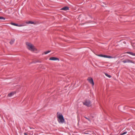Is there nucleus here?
Returning a JSON list of instances; mask_svg holds the SVG:
<instances>
[{
	"label": "nucleus",
	"mask_w": 135,
	"mask_h": 135,
	"mask_svg": "<svg viewBox=\"0 0 135 135\" xmlns=\"http://www.w3.org/2000/svg\"><path fill=\"white\" fill-rule=\"evenodd\" d=\"M5 18L3 17H0V20L3 19L4 20H5Z\"/></svg>",
	"instance_id": "a211bd4d"
},
{
	"label": "nucleus",
	"mask_w": 135,
	"mask_h": 135,
	"mask_svg": "<svg viewBox=\"0 0 135 135\" xmlns=\"http://www.w3.org/2000/svg\"><path fill=\"white\" fill-rule=\"evenodd\" d=\"M26 23L27 24H33L34 23L33 22L30 21L26 22Z\"/></svg>",
	"instance_id": "1a4fd4ad"
},
{
	"label": "nucleus",
	"mask_w": 135,
	"mask_h": 135,
	"mask_svg": "<svg viewBox=\"0 0 135 135\" xmlns=\"http://www.w3.org/2000/svg\"><path fill=\"white\" fill-rule=\"evenodd\" d=\"M26 26V25L25 23H23L20 25H18L17 26L18 27H22Z\"/></svg>",
	"instance_id": "f8f14e48"
},
{
	"label": "nucleus",
	"mask_w": 135,
	"mask_h": 135,
	"mask_svg": "<svg viewBox=\"0 0 135 135\" xmlns=\"http://www.w3.org/2000/svg\"><path fill=\"white\" fill-rule=\"evenodd\" d=\"M114 57L110 56H107V58H113Z\"/></svg>",
	"instance_id": "dca6fc26"
},
{
	"label": "nucleus",
	"mask_w": 135,
	"mask_h": 135,
	"mask_svg": "<svg viewBox=\"0 0 135 135\" xmlns=\"http://www.w3.org/2000/svg\"><path fill=\"white\" fill-rule=\"evenodd\" d=\"M103 57L105 58H107V55H104Z\"/></svg>",
	"instance_id": "412c9836"
},
{
	"label": "nucleus",
	"mask_w": 135,
	"mask_h": 135,
	"mask_svg": "<svg viewBox=\"0 0 135 135\" xmlns=\"http://www.w3.org/2000/svg\"><path fill=\"white\" fill-rule=\"evenodd\" d=\"M83 104L84 105L87 107H89L91 105V103L89 100H86L83 102Z\"/></svg>",
	"instance_id": "7ed1b4c3"
},
{
	"label": "nucleus",
	"mask_w": 135,
	"mask_h": 135,
	"mask_svg": "<svg viewBox=\"0 0 135 135\" xmlns=\"http://www.w3.org/2000/svg\"><path fill=\"white\" fill-rule=\"evenodd\" d=\"M127 53L133 56H135V53H133L132 52H128Z\"/></svg>",
	"instance_id": "9d476101"
},
{
	"label": "nucleus",
	"mask_w": 135,
	"mask_h": 135,
	"mask_svg": "<svg viewBox=\"0 0 135 135\" xmlns=\"http://www.w3.org/2000/svg\"><path fill=\"white\" fill-rule=\"evenodd\" d=\"M24 135H28V134L26 133H24Z\"/></svg>",
	"instance_id": "4be33fe9"
},
{
	"label": "nucleus",
	"mask_w": 135,
	"mask_h": 135,
	"mask_svg": "<svg viewBox=\"0 0 135 135\" xmlns=\"http://www.w3.org/2000/svg\"><path fill=\"white\" fill-rule=\"evenodd\" d=\"M50 51H46L44 52V53L45 54H46L50 52Z\"/></svg>",
	"instance_id": "2eb2a0df"
},
{
	"label": "nucleus",
	"mask_w": 135,
	"mask_h": 135,
	"mask_svg": "<svg viewBox=\"0 0 135 135\" xmlns=\"http://www.w3.org/2000/svg\"><path fill=\"white\" fill-rule=\"evenodd\" d=\"M85 118L87 119L88 121H89L90 122H91V120H90V119L86 117H85Z\"/></svg>",
	"instance_id": "aec40b11"
},
{
	"label": "nucleus",
	"mask_w": 135,
	"mask_h": 135,
	"mask_svg": "<svg viewBox=\"0 0 135 135\" xmlns=\"http://www.w3.org/2000/svg\"><path fill=\"white\" fill-rule=\"evenodd\" d=\"M105 75L107 77H108L109 78H110L111 77V76L110 75H108V74L107 73H105Z\"/></svg>",
	"instance_id": "ddd939ff"
},
{
	"label": "nucleus",
	"mask_w": 135,
	"mask_h": 135,
	"mask_svg": "<svg viewBox=\"0 0 135 135\" xmlns=\"http://www.w3.org/2000/svg\"><path fill=\"white\" fill-rule=\"evenodd\" d=\"M103 55H102V54H100V55H98V56H100V57H103Z\"/></svg>",
	"instance_id": "6ab92c4d"
},
{
	"label": "nucleus",
	"mask_w": 135,
	"mask_h": 135,
	"mask_svg": "<svg viewBox=\"0 0 135 135\" xmlns=\"http://www.w3.org/2000/svg\"><path fill=\"white\" fill-rule=\"evenodd\" d=\"M15 41V40L14 39L12 40L9 43L11 45H12L13 44V43Z\"/></svg>",
	"instance_id": "9b49d317"
},
{
	"label": "nucleus",
	"mask_w": 135,
	"mask_h": 135,
	"mask_svg": "<svg viewBox=\"0 0 135 135\" xmlns=\"http://www.w3.org/2000/svg\"><path fill=\"white\" fill-rule=\"evenodd\" d=\"M50 60H59V59L58 58L54 57H52L50 58Z\"/></svg>",
	"instance_id": "423d86ee"
},
{
	"label": "nucleus",
	"mask_w": 135,
	"mask_h": 135,
	"mask_svg": "<svg viewBox=\"0 0 135 135\" xmlns=\"http://www.w3.org/2000/svg\"><path fill=\"white\" fill-rule=\"evenodd\" d=\"M122 62L124 63H133L132 61L128 59H126L125 60H123L122 61Z\"/></svg>",
	"instance_id": "39448f33"
},
{
	"label": "nucleus",
	"mask_w": 135,
	"mask_h": 135,
	"mask_svg": "<svg viewBox=\"0 0 135 135\" xmlns=\"http://www.w3.org/2000/svg\"><path fill=\"white\" fill-rule=\"evenodd\" d=\"M87 80L89 81V83L92 84V86L94 85V83L93 78L91 77H89L87 79Z\"/></svg>",
	"instance_id": "20e7f679"
},
{
	"label": "nucleus",
	"mask_w": 135,
	"mask_h": 135,
	"mask_svg": "<svg viewBox=\"0 0 135 135\" xmlns=\"http://www.w3.org/2000/svg\"><path fill=\"white\" fill-rule=\"evenodd\" d=\"M15 93V92H12L8 94V96L9 97H11L13 96Z\"/></svg>",
	"instance_id": "6e6552de"
},
{
	"label": "nucleus",
	"mask_w": 135,
	"mask_h": 135,
	"mask_svg": "<svg viewBox=\"0 0 135 135\" xmlns=\"http://www.w3.org/2000/svg\"><path fill=\"white\" fill-rule=\"evenodd\" d=\"M57 117L58 118L57 120L59 123H63L65 122V119L63 116L61 114H58L57 113Z\"/></svg>",
	"instance_id": "f257e3e1"
},
{
	"label": "nucleus",
	"mask_w": 135,
	"mask_h": 135,
	"mask_svg": "<svg viewBox=\"0 0 135 135\" xmlns=\"http://www.w3.org/2000/svg\"><path fill=\"white\" fill-rule=\"evenodd\" d=\"M61 9V10H64V11H67L69 9V8L67 6H65L64 7H63Z\"/></svg>",
	"instance_id": "0eeeda50"
},
{
	"label": "nucleus",
	"mask_w": 135,
	"mask_h": 135,
	"mask_svg": "<svg viewBox=\"0 0 135 135\" xmlns=\"http://www.w3.org/2000/svg\"><path fill=\"white\" fill-rule=\"evenodd\" d=\"M27 46V48L29 50L31 51H33L35 50V48L31 43L28 42H26V43Z\"/></svg>",
	"instance_id": "f03ea898"
},
{
	"label": "nucleus",
	"mask_w": 135,
	"mask_h": 135,
	"mask_svg": "<svg viewBox=\"0 0 135 135\" xmlns=\"http://www.w3.org/2000/svg\"><path fill=\"white\" fill-rule=\"evenodd\" d=\"M127 132H123L121 134V135H124L126 133H127Z\"/></svg>",
	"instance_id": "f3484780"
},
{
	"label": "nucleus",
	"mask_w": 135,
	"mask_h": 135,
	"mask_svg": "<svg viewBox=\"0 0 135 135\" xmlns=\"http://www.w3.org/2000/svg\"><path fill=\"white\" fill-rule=\"evenodd\" d=\"M11 24L12 25H14V26H17L18 25L17 24L15 23H12V22L11 23Z\"/></svg>",
	"instance_id": "4468645a"
}]
</instances>
